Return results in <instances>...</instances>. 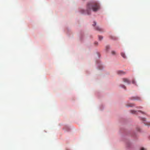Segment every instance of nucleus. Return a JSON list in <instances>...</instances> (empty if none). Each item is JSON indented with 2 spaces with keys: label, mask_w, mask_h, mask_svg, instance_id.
<instances>
[{
  "label": "nucleus",
  "mask_w": 150,
  "mask_h": 150,
  "mask_svg": "<svg viewBox=\"0 0 150 150\" xmlns=\"http://www.w3.org/2000/svg\"><path fill=\"white\" fill-rule=\"evenodd\" d=\"M109 46H107L106 47V51H107L108 49H109Z\"/></svg>",
  "instance_id": "9d476101"
},
{
  "label": "nucleus",
  "mask_w": 150,
  "mask_h": 150,
  "mask_svg": "<svg viewBox=\"0 0 150 150\" xmlns=\"http://www.w3.org/2000/svg\"><path fill=\"white\" fill-rule=\"evenodd\" d=\"M111 53L112 55H115L116 54V52L115 51H112L111 52Z\"/></svg>",
  "instance_id": "1a4fd4ad"
},
{
  "label": "nucleus",
  "mask_w": 150,
  "mask_h": 150,
  "mask_svg": "<svg viewBox=\"0 0 150 150\" xmlns=\"http://www.w3.org/2000/svg\"><path fill=\"white\" fill-rule=\"evenodd\" d=\"M96 25V23L95 22H94V24H93V26H95V25Z\"/></svg>",
  "instance_id": "9b49d317"
},
{
  "label": "nucleus",
  "mask_w": 150,
  "mask_h": 150,
  "mask_svg": "<svg viewBox=\"0 0 150 150\" xmlns=\"http://www.w3.org/2000/svg\"><path fill=\"white\" fill-rule=\"evenodd\" d=\"M132 105H129V106H132Z\"/></svg>",
  "instance_id": "2eb2a0df"
},
{
  "label": "nucleus",
  "mask_w": 150,
  "mask_h": 150,
  "mask_svg": "<svg viewBox=\"0 0 150 150\" xmlns=\"http://www.w3.org/2000/svg\"><path fill=\"white\" fill-rule=\"evenodd\" d=\"M121 55L122 57L123 58H126L125 55V54L124 53L122 52L121 53Z\"/></svg>",
  "instance_id": "0eeeda50"
},
{
  "label": "nucleus",
  "mask_w": 150,
  "mask_h": 150,
  "mask_svg": "<svg viewBox=\"0 0 150 150\" xmlns=\"http://www.w3.org/2000/svg\"><path fill=\"white\" fill-rule=\"evenodd\" d=\"M132 83L133 84H134L135 83V81L134 80H133L132 81Z\"/></svg>",
  "instance_id": "ddd939ff"
},
{
  "label": "nucleus",
  "mask_w": 150,
  "mask_h": 150,
  "mask_svg": "<svg viewBox=\"0 0 150 150\" xmlns=\"http://www.w3.org/2000/svg\"><path fill=\"white\" fill-rule=\"evenodd\" d=\"M96 29L99 31H101L102 29L98 27H97L96 28Z\"/></svg>",
  "instance_id": "423d86ee"
},
{
  "label": "nucleus",
  "mask_w": 150,
  "mask_h": 150,
  "mask_svg": "<svg viewBox=\"0 0 150 150\" xmlns=\"http://www.w3.org/2000/svg\"><path fill=\"white\" fill-rule=\"evenodd\" d=\"M123 81L124 82L128 84H129L130 83V81L128 79L126 78H123Z\"/></svg>",
  "instance_id": "f03ea898"
},
{
  "label": "nucleus",
  "mask_w": 150,
  "mask_h": 150,
  "mask_svg": "<svg viewBox=\"0 0 150 150\" xmlns=\"http://www.w3.org/2000/svg\"><path fill=\"white\" fill-rule=\"evenodd\" d=\"M103 37L102 36L99 35L98 36L99 40H101L103 39Z\"/></svg>",
  "instance_id": "6e6552de"
},
{
  "label": "nucleus",
  "mask_w": 150,
  "mask_h": 150,
  "mask_svg": "<svg viewBox=\"0 0 150 150\" xmlns=\"http://www.w3.org/2000/svg\"><path fill=\"white\" fill-rule=\"evenodd\" d=\"M95 44H97V45H98V42H95Z\"/></svg>",
  "instance_id": "4468645a"
},
{
  "label": "nucleus",
  "mask_w": 150,
  "mask_h": 150,
  "mask_svg": "<svg viewBox=\"0 0 150 150\" xmlns=\"http://www.w3.org/2000/svg\"><path fill=\"white\" fill-rule=\"evenodd\" d=\"M117 73L119 74H124L125 73L122 71H117Z\"/></svg>",
  "instance_id": "39448f33"
},
{
  "label": "nucleus",
  "mask_w": 150,
  "mask_h": 150,
  "mask_svg": "<svg viewBox=\"0 0 150 150\" xmlns=\"http://www.w3.org/2000/svg\"><path fill=\"white\" fill-rule=\"evenodd\" d=\"M140 98L139 97H138L137 96H135L132 97V99L133 100H139Z\"/></svg>",
  "instance_id": "20e7f679"
},
{
  "label": "nucleus",
  "mask_w": 150,
  "mask_h": 150,
  "mask_svg": "<svg viewBox=\"0 0 150 150\" xmlns=\"http://www.w3.org/2000/svg\"><path fill=\"white\" fill-rule=\"evenodd\" d=\"M122 88H125V86L124 85H122Z\"/></svg>",
  "instance_id": "f8f14e48"
},
{
  "label": "nucleus",
  "mask_w": 150,
  "mask_h": 150,
  "mask_svg": "<svg viewBox=\"0 0 150 150\" xmlns=\"http://www.w3.org/2000/svg\"><path fill=\"white\" fill-rule=\"evenodd\" d=\"M130 112L133 114H137L138 113V112H140L139 111H137L135 110H131Z\"/></svg>",
  "instance_id": "7ed1b4c3"
},
{
  "label": "nucleus",
  "mask_w": 150,
  "mask_h": 150,
  "mask_svg": "<svg viewBox=\"0 0 150 150\" xmlns=\"http://www.w3.org/2000/svg\"><path fill=\"white\" fill-rule=\"evenodd\" d=\"M100 6L99 4L97 2H91L88 4L86 7V10L85 11L82 10V13H87L89 15L91 13V11L92 10L94 11H97L99 8Z\"/></svg>",
  "instance_id": "f257e3e1"
}]
</instances>
